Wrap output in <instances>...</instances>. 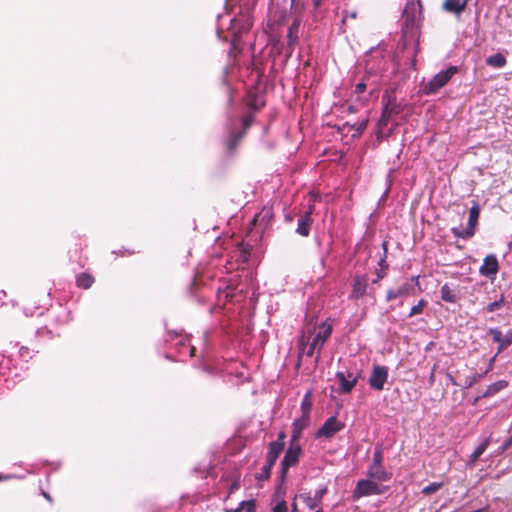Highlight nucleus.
<instances>
[{"label": "nucleus", "instance_id": "nucleus-26", "mask_svg": "<svg viewBox=\"0 0 512 512\" xmlns=\"http://www.w3.org/2000/svg\"><path fill=\"white\" fill-rule=\"evenodd\" d=\"M227 512H255V502L243 501L237 508L228 510Z\"/></svg>", "mask_w": 512, "mask_h": 512}, {"label": "nucleus", "instance_id": "nucleus-49", "mask_svg": "<svg viewBox=\"0 0 512 512\" xmlns=\"http://www.w3.org/2000/svg\"><path fill=\"white\" fill-rule=\"evenodd\" d=\"M316 512H323L322 510H317Z\"/></svg>", "mask_w": 512, "mask_h": 512}, {"label": "nucleus", "instance_id": "nucleus-8", "mask_svg": "<svg viewBox=\"0 0 512 512\" xmlns=\"http://www.w3.org/2000/svg\"><path fill=\"white\" fill-rule=\"evenodd\" d=\"M367 475L375 482H385L391 479L392 474L384 468L383 465H370Z\"/></svg>", "mask_w": 512, "mask_h": 512}, {"label": "nucleus", "instance_id": "nucleus-22", "mask_svg": "<svg viewBox=\"0 0 512 512\" xmlns=\"http://www.w3.org/2000/svg\"><path fill=\"white\" fill-rule=\"evenodd\" d=\"M311 210L306 214L305 217L301 218L298 222L297 232L302 236H307L310 230L309 216Z\"/></svg>", "mask_w": 512, "mask_h": 512}, {"label": "nucleus", "instance_id": "nucleus-42", "mask_svg": "<svg viewBox=\"0 0 512 512\" xmlns=\"http://www.w3.org/2000/svg\"><path fill=\"white\" fill-rule=\"evenodd\" d=\"M284 439H285V434L283 432H281V433H279L278 438L275 442H280L284 446Z\"/></svg>", "mask_w": 512, "mask_h": 512}, {"label": "nucleus", "instance_id": "nucleus-47", "mask_svg": "<svg viewBox=\"0 0 512 512\" xmlns=\"http://www.w3.org/2000/svg\"><path fill=\"white\" fill-rule=\"evenodd\" d=\"M45 498L50 499L49 495L44 493Z\"/></svg>", "mask_w": 512, "mask_h": 512}, {"label": "nucleus", "instance_id": "nucleus-43", "mask_svg": "<svg viewBox=\"0 0 512 512\" xmlns=\"http://www.w3.org/2000/svg\"><path fill=\"white\" fill-rule=\"evenodd\" d=\"M366 127V122H363L361 125H360V128L361 129H364Z\"/></svg>", "mask_w": 512, "mask_h": 512}, {"label": "nucleus", "instance_id": "nucleus-20", "mask_svg": "<svg viewBox=\"0 0 512 512\" xmlns=\"http://www.w3.org/2000/svg\"><path fill=\"white\" fill-rule=\"evenodd\" d=\"M486 63H487V65L495 67V68H502L506 65L507 61H506V58L502 54L496 53L494 55L489 56L486 59Z\"/></svg>", "mask_w": 512, "mask_h": 512}, {"label": "nucleus", "instance_id": "nucleus-48", "mask_svg": "<svg viewBox=\"0 0 512 512\" xmlns=\"http://www.w3.org/2000/svg\"><path fill=\"white\" fill-rule=\"evenodd\" d=\"M351 17H352V18H355V17H356V13H352V14H351Z\"/></svg>", "mask_w": 512, "mask_h": 512}, {"label": "nucleus", "instance_id": "nucleus-17", "mask_svg": "<svg viewBox=\"0 0 512 512\" xmlns=\"http://www.w3.org/2000/svg\"><path fill=\"white\" fill-rule=\"evenodd\" d=\"M273 217L272 210L270 208H264L259 214L255 215L251 221L252 225H260L266 227Z\"/></svg>", "mask_w": 512, "mask_h": 512}, {"label": "nucleus", "instance_id": "nucleus-4", "mask_svg": "<svg viewBox=\"0 0 512 512\" xmlns=\"http://www.w3.org/2000/svg\"><path fill=\"white\" fill-rule=\"evenodd\" d=\"M388 378V369L385 366L376 365L373 367L371 375L369 377V385L371 388L377 391H381L384 388V384Z\"/></svg>", "mask_w": 512, "mask_h": 512}, {"label": "nucleus", "instance_id": "nucleus-16", "mask_svg": "<svg viewBox=\"0 0 512 512\" xmlns=\"http://www.w3.org/2000/svg\"><path fill=\"white\" fill-rule=\"evenodd\" d=\"M441 299L445 302L456 303L459 299V293L456 288L451 287L448 283L441 287Z\"/></svg>", "mask_w": 512, "mask_h": 512}, {"label": "nucleus", "instance_id": "nucleus-2", "mask_svg": "<svg viewBox=\"0 0 512 512\" xmlns=\"http://www.w3.org/2000/svg\"><path fill=\"white\" fill-rule=\"evenodd\" d=\"M385 491V488L379 485L372 479H361L357 482L356 487L352 493L353 500H359L363 497L372 495H381Z\"/></svg>", "mask_w": 512, "mask_h": 512}, {"label": "nucleus", "instance_id": "nucleus-27", "mask_svg": "<svg viewBox=\"0 0 512 512\" xmlns=\"http://www.w3.org/2000/svg\"><path fill=\"white\" fill-rule=\"evenodd\" d=\"M299 499H301L310 510H313L319 506L318 502L315 501L314 496H312L310 493L300 494Z\"/></svg>", "mask_w": 512, "mask_h": 512}, {"label": "nucleus", "instance_id": "nucleus-50", "mask_svg": "<svg viewBox=\"0 0 512 512\" xmlns=\"http://www.w3.org/2000/svg\"><path fill=\"white\" fill-rule=\"evenodd\" d=\"M2 480V477L0 476V481Z\"/></svg>", "mask_w": 512, "mask_h": 512}, {"label": "nucleus", "instance_id": "nucleus-33", "mask_svg": "<svg viewBox=\"0 0 512 512\" xmlns=\"http://www.w3.org/2000/svg\"><path fill=\"white\" fill-rule=\"evenodd\" d=\"M502 305H503V297H501L500 300L489 303L487 306V311L494 312V311L500 309L502 307Z\"/></svg>", "mask_w": 512, "mask_h": 512}, {"label": "nucleus", "instance_id": "nucleus-31", "mask_svg": "<svg viewBox=\"0 0 512 512\" xmlns=\"http://www.w3.org/2000/svg\"><path fill=\"white\" fill-rule=\"evenodd\" d=\"M315 350H318L317 347H314L312 343L309 345H304L303 342H301L300 351L302 354H305L307 357H312Z\"/></svg>", "mask_w": 512, "mask_h": 512}, {"label": "nucleus", "instance_id": "nucleus-41", "mask_svg": "<svg viewBox=\"0 0 512 512\" xmlns=\"http://www.w3.org/2000/svg\"><path fill=\"white\" fill-rule=\"evenodd\" d=\"M511 446H512V439L509 438L504 442L503 446L501 447V452L508 450Z\"/></svg>", "mask_w": 512, "mask_h": 512}, {"label": "nucleus", "instance_id": "nucleus-18", "mask_svg": "<svg viewBox=\"0 0 512 512\" xmlns=\"http://www.w3.org/2000/svg\"><path fill=\"white\" fill-rule=\"evenodd\" d=\"M309 416L302 415L301 418L296 419L293 423V434H292V440L296 441L298 437L300 436L302 430L308 425Z\"/></svg>", "mask_w": 512, "mask_h": 512}, {"label": "nucleus", "instance_id": "nucleus-38", "mask_svg": "<svg viewBox=\"0 0 512 512\" xmlns=\"http://www.w3.org/2000/svg\"><path fill=\"white\" fill-rule=\"evenodd\" d=\"M252 117L251 116H245L242 120V125L244 131L251 125Z\"/></svg>", "mask_w": 512, "mask_h": 512}, {"label": "nucleus", "instance_id": "nucleus-29", "mask_svg": "<svg viewBox=\"0 0 512 512\" xmlns=\"http://www.w3.org/2000/svg\"><path fill=\"white\" fill-rule=\"evenodd\" d=\"M383 449L381 446L375 448L371 465H383Z\"/></svg>", "mask_w": 512, "mask_h": 512}, {"label": "nucleus", "instance_id": "nucleus-21", "mask_svg": "<svg viewBox=\"0 0 512 512\" xmlns=\"http://www.w3.org/2000/svg\"><path fill=\"white\" fill-rule=\"evenodd\" d=\"M490 438H486L471 454L470 456V464L474 465L478 458L485 452L487 447L489 446Z\"/></svg>", "mask_w": 512, "mask_h": 512}, {"label": "nucleus", "instance_id": "nucleus-37", "mask_svg": "<svg viewBox=\"0 0 512 512\" xmlns=\"http://www.w3.org/2000/svg\"><path fill=\"white\" fill-rule=\"evenodd\" d=\"M301 408H302L303 415L309 416L311 404L309 402H307L306 400H304L301 404Z\"/></svg>", "mask_w": 512, "mask_h": 512}, {"label": "nucleus", "instance_id": "nucleus-44", "mask_svg": "<svg viewBox=\"0 0 512 512\" xmlns=\"http://www.w3.org/2000/svg\"><path fill=\"white\" fill-rule=\"evenodd\" d=\"M194 351H195V348L191 347V349H190L191 355H193Z\"/></svg>", "mask_w": 512, "mask_h": 512}, {"label": "nucleus", "instance_id": "nucleus-10", "mask_svg": "<svg viewBox=\"0 0 512 512\" xmlns=\"http://www.w3.org/2000/svg\"><path fill=\"white\" fill-rule=\"evenodd\" d=\"M489 333L493 341L499 343V351L506 349L512 344V329L507 331L505 335L498 329H490Z\"/></svg>", "mask_w": 512, "mask_h": 512}, {"label": "nucleus", "instance_id": "nucleus-3", "mask_svg": "<svg viewBox=\"0 0 512 512\" xmlns=\"http://www.w3.org/2000/svg\"><path fill=\"white\" fill-rule=\"evenodd\" d=\"M480 209L477 203H474V205L470 208L469 211V220H468V226L466 228L463 227H454L452 228L453 234L458 238L467 239L474 235L475 233V226L478 222Z\"/></svg>", "mask_w": 512, "mask_h": 512}, {"label": "nucleus", "instance_id": "nucleus-7", "mask_svg": "<svg viewBox=\"0 0 512 512\" xmlns=\"http://www.w3.org/2000/svg\"><path fill=\"white\" fill-rule=\"evenodd\" d=\"M383 101L386 102L384 104L380 122L381 124L386 125L393 115L398 114L400 112V107L396 103L395 98H392L390 95L384 96Z\"/></svg>", "mask_w": 512, "mask_h": 512}, {"label": "nucleus", "instance_id": "nucleus-13", "mask_svg": "<svg viewBox=\"0 0 512 512\" xmlns=\"http://www.w3.org/2000/svg\"><path fill=\"white\" fill-rule=\"evenodd\" d=\"M498 271V260L494 255H488L484 259L480 272L484 276L495 275Z\"/></svg>", "mask_w": 512, "mask_h": 512}, {"label": "nucleus", "instance_id": "nucleus-30", "mask_svg": "<svg viewBox=\"0 0 512 512\" xmlns=\"http://www.w3.org/2000/svg\"><path fill=\"white\" fill-rule=\"evenodd\" d=\"M427 302L423 299H421L415 306H413L410 310L409 317H413L415 315H418L422 313L424 307L426 306Z\"/></svg>", "mask_w": 512, "mask_h": 512}, {"label": "nucleus", "instance_id": "nucleus-28", "mask_svg": "<svg viewBox=\"0 0 512 512\" xmlns=\"http://www.w3.org/2000/svg\"><path fill=\"white\" fill-rule=\"evenodd\" d=\"M243 134H244V131L239 132V133L231 132L228 143H227V147H228L229 151H233L236 148L237 142L241 139Z\"/></svg>", "mask_w": 512, "mask_h": 512}, {"label": "nucleus", "instance_id": "nucleus-14", "mask_svg": "<svg viewBox=\"0 0 512 512\" xmlns=\"http://www.w3.org/2000/svg\"><path fill=\"white\" fill-rule=\"evenodd\" d=\"M283 451V445L280 442H271L269 445V450L267 453V468H272V466L277 461L279 455Z\"/></svg>", "mask_w": 512, "mask_h": 512}, {"label": "nucleus", "instance_id": "nucleus-25", "mask_svg": "<svg viewBox=\"0 0 512 512\" xmlns=\"http://www.w3.org/2000/svg\"><path fill=\"white\" fill-rule=\"evenodd\" d=\"M299 25H300V23L297 20H295L292 23V25L289 27L288 35H287L289 45H293L297 41Z\"/></svg>", "mask_w": 512, "mask_h": 512}, {"label": "nucleus", "instance_id": "nucleus-6", "mask_svg": "<svg viewBox=\"0 0 512 512\" xmlns=\"http://www.w3.org/2000/svg\"><path fill=\"white\" fill-rule=\"evenodd\" d=\"M300 452V446L298 444H295L294 441L292 440V443L288 450L286 451V454L281 462L283 475L286 474L287 470L291 466H294L298 462Z\"/></svg>", "mask_w": 512, "mask_h": 512}, {"label": "nucleus", "instance_id": "nucleus-36", "mask_svg": "<svg viewBox=\"0 0 512 512\" xmlns=\"http://www.w3.org/2000/svg\"><path fill=\"white\" fill-rule=\"evenodd\" d=\"M287 511H288L287 504L284 501L277 503L273 508V512H287Z\"/></svg>", "mask_w": 512, "mask_h": 512}, {"label": "nucleus", "instance_id": "nucleus-40", "mask_svg": "<svg viewBox=\"0 0 512 512\" xmlns=\"http://www.w3.org/2000/svg\"><path fill=\"white\" fill-rule=\"evenodd\" d=\"M271 472V468H267V463L262 468L261 478H268Z\"/></svg>", "mask_w": 512, "mask_h": 512}, {"label": "nucleus", "instance_id": "nucleus-9", "mask_svg": "<svg viewBox=\"0 0 512 512\" xmlns=\"http://www.w3.org/2000/svg\"><path fill=\"white\" fill-rule=\"evenodd\" d=\"M331 333L332 326L327 323H322L311 343L313 344L314 347H317L318 350H320L327 341V339L330 337Z\"/></svg>", "mask_w": 512, "mask_h": 512}, {"label": "nucleus", "instance_id": "nucleus-11", "mask_svg": "<svg viewBox=\"0 0 512 512\" xmlns=\"http://www.w3.org/2000/svg\"><path fill=\"white\" fill-rule=\"evenodd\" d=\"M336 378L340 384L342 393H349L357 383V377L353 376L351 373L346 377L344 372H337Z\"/></svg>", "mask_w": 512, "mask_h": 512}, {"label": "nucleus", "instance_id": "nucleus-35", "mask_svg": "<svg viewBox=\"0 0 512 512\" xmlns=\"http://www.w3.org/2000/svg\"><path fill=\"white\" fill-rule=\"evenodd\" d=\"M326 491H327V488L326 487H322V488L318 489L315 492V494L313 495L314 498H315V501H317L319 505H320L321 500H322L324 494L326 493Z\"/></svg>", "mask_w": 512, "mask_h": 512}, {"label": "nucleus", "instance_id": "nucleus-1", "mask_svg": "<svg viewBox=\"0 0 512 512\" xmlns=\"http://www.w3.org/2000/svg\"><path fill=\"white\" fill-rule=\"evenodd\" d=\"M458 68L456 66H450L446 70H442L431 78L427 83L423 85V92L426 95L435 94L442 87H444L452 77L457 74Z\"/></svg>", "mask_w": 512, "mask_h": 512}, {"label": "nucleus", "instance_id": "nucleus-19", "mask_svg": "<svg viewBox=\"0 0 512 512\" xmlns=\"http://www.w3.org/2000/svg\"><path fill=\"white\" fill-rule=\"evenodd\" d=\"M410 288V285L408 283H405L402 286L398 287L397 289L389 290L386 295L387 301H391L398 297L407 295L409 293Z\"/></svg>", "mask_w": 512, "mask_h": 512}, {"label": "nucleus", "instance_id": "nucleus-46", "mask_svg": "<svg viewBox=\"0 0 512 512\" xmlns=\"http://www.w3.org/2000/svg\"><path fill=\"white\" fill-rule=\"evenodd\" d=\"M320 4V0L315 1V5L318 6Z\"/></svg>", "mask_w": 512, "mask_h": 512}, {"label": "nucleus", "instance_id": "nucleus-45", "mask_svg": "<svg viewBox=\"0 0 512 512\" xmlns=\"http://www.w3.org/2000/svg\"><path fill=\"white\" fill-rule=\"evenodd\" d=\"M292 512H297V509H296V505L294 504L293 505V511Z\"/></svg>", "mask_w": 512, "mask_h": 512}, {"label": "nucleus", "instance_id": "nucleus-12", "mask_svg": "<svg viewBox=\"0 0 512 512\" xmlns=\"http://www.w3.org/2000/svg\"><path fill=\"white\" fill-rule=\"evenodd\" d=\"M468 0H444L442 9L446 12L460 15L466 8Z\"/></svg>", "mask_w": 512, "mask_h": 512}, {"label": "nucleus", "instance_id": "nucleus-39", "mask_svg": "<svg viewBox=\"0 0 512 512\" xmlns=\"http://www.w3.org/2000/svg\"><path fill=\"white\" fill-rule=\"evenodd\" d=\"M365 89H366V85H365V83H363V82H360V83H358V84L355 86V92H356L357 94H362V93L365 91Z\"/></svg>", "mask_w": 512, "mask_h": 512}, {"label": "nucleus", "instance_id": "nucleus-24", "mask_svg": "<svg viewBox=\"0 0 512 512\" xmlns=\"http://www.w3.org/2000/svg\"><path fill=\"white\" fill-rule=\"evenodd\" d=\"M508 383L505 380L497 381L491 385L488 386L486 392L484 393V396H492L507 387Z\"/></svg>", "mask_w": 512, "mask_h": 512}, {"label": "nucleus", "instance_id": "nucleus-15", "mask_svg": "<svg viewBox=\"0 0 512 512\" xmlns=\"http://www.w3.org/2000/svg\"><path fill=\"white\" fill-rule=\"evenodd\" d=\"M368 279L366 276H357L354 279L352 297L358 299L362 297L367 289Z\"/></svg>", "mask_w": 512, "mask_h": 512}, {"label": "nucleus", "instance_id": "nucleus-5", "mask_svg": "<svg viewBox=\"0 0 512 512\" xmlns=\"http://www.w3.org/2000/svg\"><path fill=\"white\" fill-rule=\"evenodd\" d=\"M343 428L344 424L340 422L336 417L332 416L325 421L323 426L319 429L317 436L331 438Z\"/></svg>", "mask_w": 512, "mask_h": 512}, {"label": "nucleus", "instance_id": "nucleus-34", "mask_svg": "<svg viewBox=\"0 0 512 512\" xmlns=\"http://www.w3.org/2000/svg\"><path fill=\"white\" fill-rule=\"evenodd\" d=\"M481 375L474 374L473 376L466 377L464 383L462 384L463 387L469 388L471 387L479 378Z\"/></svg>", "mask_w": 512, "mask_h": 512}, {"label": "nucleus", "instance_id": "nucleus-23", "mask_svg": "<svg viewBox=\"0 0 512 512\" xmlns=\"http://www.w3.org/2000/svg\"><path fill=\"white\" fill-rule=\"evenodd\" d=\"M76 282L78 287L88 289L94 283V278L87 273H82L78 275Z\"/></svg>", "mask_w": 512, "mask_h": 512}, {"label": "nucleus", "instance_id": "nucleus-32", "mask_svg": "<svg viewBox=\"0 0 512 512\" xmlns=\"http://www.w3.org/2000/svg\"><path fill=\"white\" fill-rule=\"evenodd\" d=\"M441 486H442L441 483H437V482L431 483L422 489V493L425 495L435 493L441 488Z\"/></svg>", "mask_w": 512, "mask_h": 512}]
</instances>
